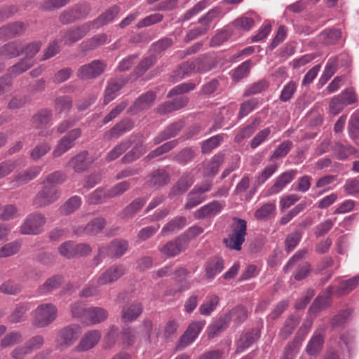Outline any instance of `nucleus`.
<instances>
[{"mask_svg":"<svg viewBox=\"0 0 359 359\" xmlns=\"http://www.w3.org/2000/svg\"><path fill=\"white\" fill-rule=\"evenodd\" d=\"M108 311L99 306L90 307L86 310V319L92 325L99 324L108 318Z\"/></svg>","mask_w":359,"mask_h":359,"instance_id":"aec40b11","label":"nucleus"},{"mask_svg":"<svg viewBox=\"0 0 359 359\" xmlns=\"http://www.w3.org/2000/svg\"><path fill=\"white\" fill-rule=\"evenodd\" d=\"M34 60H32L30 57H24L18 63H17L15 65H13L8 69V75H9L10 76L11 75H19L29 69L30 67H32L34 65Z\"/></svg>","mask_w":359,"mask_h":359,"instance_id":"c756f323","label":"nucleus"},{"mask_svg":"<svg viewBox=\"0 0 359 359\" xmlns=\"http://www.w3.org/2000/svg\"><path fill=\"white\" fill-rule=\"evenodd\" d=\"M187 225V219L182 216H178L167 223L162 229L163 235L172 233L184 228Z\"/></svg>","mask_w":359,"mask_h":359,"instance_id":"cd10ccee","label":"nucleus"},{"mask_svg":"<svg viewBox=\"0 0 359 359\" xmlns=\"http://www.w3.org/2000/svg\"><path fill=\"white\" fill-rule=\"evenodd\" d=\"M259 101L256 98L244 102L241 105L238 117L241 118L248 115L257 107Z\"/></svg>","mask_w":359,"mask_h":359,"instance_id":"6e6d98bb","label":"nucleus"},{"mask_svg":"<svg viewBox=\"0 0 359 359\" xmlns=\"http://www.w3.org/2000/svg\"><path fill=\"white\" fill-rule=\"evenodd\" d=\"M183 122L178 121L175 123H172L170 126H168L160 135L161 137V140L169 139L175 136L182 128Z\"/></svg>","mask_w":359,"mask_h":359,"instance_id":"603ef678","label":"nucleus"},{"mask_svg":"<svg viewBox=\"0 0 359 359\" xmlns=\"http://www.w3.org/2000/svg\"><path fill=\"white\" fill-rule=\"evenodd\" d=\"M336 218L332 220L330 219H326L315 227L314 234L316 237H320L326 234L334 226Z\"/></svg>","mask_w":359,"mask_h":359,"instance_id":"052dcab7","label":"nucleus"},{"mask_svg":"<svg viewBox=\"0 0 359 359\" xmlns=\"http://www.w3.org/2000/svg\"><path fill=\"white\" fill-rule=\"evenodd\" d=\"M339 95L333 97L330 102V111L333 115H337L344 108L346 104Z\"/></svg>","mask_w":359,"mask_h":359,"instance_id":"338daca9","label":"nucleus"},{"mask_svg":"<svg viewBox=\"0 0 359 359\" xmlns=\"http://www.w3.org/2000/svg\"><path fill=\"white\" fill-rule=\"evenodd\" d=\"M259 122L260 121L259 119H255L250 124L242 128L235 135L234 141L237 143H240L250 137L257 130Z\"/></svg>","mask_w":359,"mask_h":359,"instance_id":"c85d7f7f","label":"nucleus"},{"mask_svg":"<svg viewBox=\"0 0 359 359\" xmlns=\"http://www.w3.org/2000/svg\"><path fill=\"white\" fill-rule=\"evenodd\" d=\"M70 0H46L41 4L43 11H53L66 6Z\"/></svg>","mask_w":359,"mask_h":359,"instance_id":"e2e57ef3","label":"nucleus"},{"mask_svg":"<svg viewBox=\"0 0 359 359\" xmlns=\"http://www.w3.org/2000/svg\"><path fill=\"white\" fill-rule=\"evenodd\" d=\"M194 183V178L191 175H184L174 185L172 192L174 195L184 193Z\"/></svg>","mask_w":359,"mask_h":359,"instance_id":"473e14b6","label":"nucleus"},{"mask_svg":"<svg viewBox=\"0 0 359 359\" xmlns=\"http://www.w3.org/2000/svg\"><path fill=\"white\" fill-rule=\"evenodd\" d=\"M126 273V268L122 264H115L104 270L97 278V285L111 284L118 280Z\"/></svg>","mask_w":359,"mask_h":359,"instance_id":"0eeeda50","label":"nucleus"},{"mask_svg":"<svg viewBox=\"0 0 359 359\" xmlns=\"http://www.w3.org/2000/svg\"><path fill=\"white\" fill-rule=\"evenodd\" d=\"M60 191L53 186H45L36 196L34 200V205L36 208H41L48 205L58 199Z\"/></svg>","mask_w":359,"mask_h":359,"instance_id":"6e6552de","label":"nucleus"},{"mask_svg":"<svg viewBox=\"0 0 359 359\" xmlns=\"http://www.w3.org/2000/svg\"><path fill=\"white\" fill-rule=\"evenodd\" d=\"M81 201L79 196L70 198L62 207V211L65 215L74 212L81 205Z\"/></svg>","mask_w":359,"mask_h":359,"instance_id":"bf43d9fd","label":"nucleus"},{"mask_svg":"<svg viewBox=\"0 0 359 359\" xmlns=\"http://www.w3.org/2000/svg\"><path fill=\"white\" fill-rule=\"evenodd\" d=\"M302 341L303 338L295 337L294 340L285 348L283 355L280 359H294L299 349Z\"/></svg>","mask_w":359,"mask_h":359,"instance_id":"58836bf2","label":"nucleus"},{"mask_svg":"<svg viewBox=\"0 0 359 359\" xmlns=\"http://www.w3.org/2000/svg\"><path fill=\"white\" fill-rule=\"evenodd\" d=\"M101 337L102 332L98 330H91L86 332L76 346V351H86L94 348L100 341Z\"/></svg>","mask_w":359,"mask_h":359,"instance_id":"9d476101","label":"nucleus"},{"mask_svg":"<svg viewBox=\"0 0 359 359\" xmlns=\"http://www.w3.org/2000/svg\"><path fill=\"white\" fill-rule=\"evenodd\" d=\"M296 174V170H290L280 175L277 177L274 184L269 189V194H276L282 191L283 189L294 178Z\"/></svg>","mask_w":359,"mask_h":359,"instance_id":"f3484780","label":"nucleus"},{"mask_svg":"<svg viewBox=\"0 0 359 359\" xmlns=\"http://www.w3.org/2000/svg\"><path fill=\"white\" fill-rule=\"evenodd\" d=\"M271 132V128L268 127L257 133L250 142V147L252 149H255L259 147L268 138Z\"/></svg>","mask_w":359,"mask_h":359,"instance_id":"680f3d73","label":"nucleus"},{"mask_svg":"<svg viewBox=\"0 0 359 359\" xmlns=\"http://www.w3.org/2000/svg\"><path fill=\"white\" fill-rule=\"evenodd\" d=\"M224 206V201H213L197 210L195 212V217L196 219L213 217L219 214Z\"/></svg>","mask_w":359,"mask_h":359,"instance_id":"9b49d317","label":"nucleus"},{"mask_svg":"<svg viewBox=\"0 0 359 359\" xmlns=\"http://www.w3.org/2000/svg\"><path fill=\"white\" fill-rule=\"evenodd\" d=\"M260 337L259 332L257 330H252L250 332L241 335L240 339L236 343V352L242 353Z\"/></svg>","mask_w":359,"mask_h":359,"instance_id":"a211bd4d","label":"nucleus"},{"mask_svg":"<svg viewBox=\"0 0 359 359\" xmlns=\"http://www.w3.org/2000/svg\"><path fill=\"white\" fill-rule=\"evenodd\" d=\"M298 321L294 317H290L284 323L283 327L280 329L279 335L286 339L293 332L294 328L297 326Z\"/></svg>","mask_w":359,"mask_h":359,"instance_id":"de8ad7c7","label":"nucleus"},{"mask_svg":"<svg viewBox=\"0 0 359 359\" xmlns=\"http://www.w3.org/2000/svg\"><path fill=\"white\" fill-rule=\"evenodd\" d=\"M72 106V100L69 96H60L55 100V109L59 113L68 111Z\"/></svg>","mask_w":359,"mask_h":359,"instance_id":"09e8293b","label":"nucleus"},{"mask_svg":"<svg viewBox=\"0 0 359 359\" xmlns=\"http://www.w3.org/2000/svg\"><path fill=\"white\" fill-rule=\"evenodd\" d=\"M302 238L299 232L295 231L287 235L285 239V249L287 252H291L297 245Z\"/></svg>","mask_w":359,"mask_h":359,"instance_id":"774afa93","label":"nucleus"},{"mask_svg":"<svg viewBox=\"0 0 359 359\" xmlns=\"http://www.w3.org/2000/svg\"><path fill=\"white\" fill-rule=\"evenodd\" d=\"M224 134H219L215 135L206 141L202 144V152L203 154H209L213 149L218 147L224 140Z\"/></svg>","mask_w":359,"mask_h":359,"instance_id":"ea45409f","label":"nucleus"},{"mask_svg":"<svg viewBox=\"0 0 359 359\" xmlns=\"http://www.w3.org/2000/svg\"><path fill=\"white\" fill-rule=\"evenodd\" d=\"M107 41L106 34L102 33L94 36L91 39L83 41L82 45L86 50H92L104 44Z\"/></svg>","mask_w":359,"mask_h":359,"instance_id":"37998d69","label":"nucleus"},{"mask_svg":"<svg viewBox=\"0 0 359 359\" xmlns=\"http://www.w3.org/2000/svg\"><path fill=\"white\" fill-rule=\"evenodd\" d=\"M324 338L322 333L314 332L313 337L308 342L306 346V352L311 356L318 355L323 345Z\"/></svg>","mask_w":359,"mask_h":359,"instance_id":"5701e85b","label":"nucleus"},{"mask_svg":"<svg viewBox=\"0 0 359 359\" xmlns=\"http://www.w3.org/2000/svg\"><path fill=\"white\" fill-rule=\"evenodd\" d=\"M41 172V168L39 166H34L26 171L24 175H19L16 178V182L19 184L26 183L35 177H36Z\"/></svg>","mask_w":359,"mask_h":359,"instance_id":"0e129e2a","label":"nucleus"},{"mask_svg":"<svg viewBox=\"0 0 359 359\" xmlns=\"http://www.w3.org/2000/svg\"><path fill=\"white\" fill-rule=\"evenodd\" d=\"M52 111L48 109L39 110L32 117V123L37 128H43L48 125L52 120Z\"/></svg>","mask_w":359,"mask_h":359,"instance_id":"a878e982","label":"nucleus"},{"mask_svg":"<svg viewBox=\"0 0 359 359\" xmlns=\"http://www.w3.org/2000/svg\"><path fill=\"white\" fill-rule=\"evenodd\" d=\"M233 25L238 31L247 32L251 29L255 25V20L245 15L236 18L233 22Z\"/></svg>","mask_w":359,"mask_h":359,"instance_id":"a19ab883","label":"nucleus"},{"mask_svg":"<svg viewBox=\"0 0 359 359\" xmlns=\"http://www.w3.org/2000/svg\"><path fill=\"white\" fill-rule=\"evenodd\" d=\"M319 37L325 44H334L341 37V32L337 29H325L320 34Z\"/></svg>","mask_w":359,"mask_h":359,"instance_id":"c9c22d12","label":"nucleus"},{"mask_svg":"<svg viewBox=\"0 0 359 359\" xmlns=\"http://www.w3.org/2000/svg\"><path fill=\"white\" fill-rule=\"evenodd\" d=\"M81 334V327L78 324H72L62 328L58 334V345L64 348L76 342Z\"/></svg>","mask_w":359,"mask_h":359,"instance_id":"20e7f679","label":"nucleus"},{"mask_svg":"<svg viewBox=\"0 0 359 359\" xmlns=\"http://www.w3.org/2000/svg\"><path fill=\"white\" fill-rule=\"evenodd\" d=\"M62 281L61 276H54L48 278L39 288L41 293L46 294L57 289Z\"/></svg>","mask_w":359,"mask_h":359,"instance_id":"49530a36","label":"nucleus"},{"mask_svg":"<svg viewBox=\"0 0 359 359\" xmlns=\"http://www.w3.org/2000/svg\"><path fill=\"white\" fill-rule=\"evenodd\" d=\"M163 19V15L161 13H154L146 16L140 20L137 24V28L149 27L151 25L161 22Z\"/></svg>","mask_w":359,"mask_h":359,"instance_id":"3c124183","label":"nucleus"},{"mask_svg":"<svg viewBox=\"0 0 359 359\" xmlns=\"http://www.w3.org/2000/svg\"><path fill=\"white\" fill-rule=\"evenodd\" d=\"M352 311L350 309H346L341 311L336 315L332 320V325L334 327H339L343 326L350 318Z\"/></svg>","mask_w":359,"mask_h":359,"instance_id":"13d9d810","label":"nucleus"},{"mask_svg":"<svg viewBox=\"0 0 359 359\" xmlns=\"http://www.w3.org/2000/svg\"><path fill=\"white\" fill-rule=\"evenodd\" d=\"M358 285L359 275L355 276L348 280L341 281L337 290V293L339 296L346 294L356 288Z\"/></svg>","mask_w":359,"mask_h":359,"instance_id":"72a5a7b5","label":"nucleus"},{"mask_svg":"<svg viewBox=\"0 0 359 359\" xmlns=\"http://www.w3.org/2000/svg\"><path fill=\"white\" fill-rule=\"evenodd\" d=\"M27 28V25L17 21L3 26L0 28V39L13 38L22 34Z\"/></svg>","mask_w":359,"mask_h":359,"instance_id":"2eb2a0df","label":"nucleus"},{"mask_svg":"<svg viewBox=\"0 0 359 359\" xmlns=\"http://www.w3.org/2000/svg\"><path fill=\"white\" fill-rule=\"evenodd\" d=\"M252 66L253 62L251 60H248L243 62L234 69L233 73V79L236 81H239L247 76L250 73V69Z\"/></svg>","mask_w":359,"mask_h":359,"instance_id":"79ce46f5","label":"nucleus"},{"mask_svg":"<svg viewBox=\"0 0 359 359\" xmlns=\"http://www.w3.org/2000/svg\"><path fill=\"white\" fill-rule=\"evenodd\" d=\"M219 303V297L216 294L209 295L207 301L199 307L201 314L209 316L217 307Z\"/></svg>","mask_w":359,"mask_h":359,"instance_id":"4c0bfd02","label":"nucleus"},{"mask_svg":"<svg viewBox=\"0 0 359 359\" xmlns=\"http://www.w3.org/2000/svg\"><path fill=\"white\" fill-rule=\"evenodd\" d=\"M276 210L274 203H265L257 209L255 212V217L258 219H266L269 218Z\"/></svg>","mask_w":359,"mask_h":359,"instance_id":"8fccbe9b","label":"nucleus"},{"mask_svg":"<svg viewBox=\"0 0 359 359\" xmlns=\"http://www.w3.org/2000/svg\"><path fill=\"white\" fill-rule=\"evenodd\" d=\"M128 243L125 240H114L109 244V255L111 257H121L128 250Z\"/></svg>","mask_w":359,"mask_h":359,"instance_id":"2f4dec72","label":"nucleus"},{"mask_svg":"<svg viewBox=\"0 0 359 359\" xmlns=\"http://www.w3.org/2000/svg\"><path fill=\"white\" fill-rule=\"evenodd\" d=\"M156 97V95L153 91H148L142 94L135 101L131 107V111L137 113L148 109L153 105Z\"/></svg>","mask_w":359,"mask_h":359,"instance_id":"dca6fc26","label":"nucleus"},{"mask_svg":"<svg viewBox=\"0 0 359 359\" xmlns=\"http://www.w3.org/2000/svg\"><path fill=\"white\" fill-rule=\"evenodd\" d=\"M107 64L100 60L81 66L77 72V76L82 79H94L100 76L105 70Z\"/></svg>","mask_w":359,"mask_h":359,"instance_id":"39448f33","label":"nucleus"},{"mask_svg":"<svg viewBox=\"0 0 359 359\" xmlns=\"http://www.w3.org/2000/svg\"><path fill=\"white\" fill-rule=\"evenodd\" d=\"M119 8L118 6H113L107 9L104 13L100 15L95 20L90 21L94 29H98L100 27L112 21L114 18L119 13Z\"/></svg>","mask_w":359,"mask_h":359,"instance_id":"412c9836","label":"nucleus"},{"mask_svg":"<svg viewBox=\"0 0 359 359\" xmlns=\"http://www.w3.org/2000/svg\"><path fill=\"white\" fill-rule=\"evenodd\" d=\"M146 199L139 198L130 203L122 212V218H128L133 217L138 210H140L145 204Z\"/></svg>","mask_w":359,"mask_h":359,"instance_id":"e433bc0d","label":"nucleus"},{"mask_svg":"<svg viewBox=\"0 0 359 359\" xmlns=\"http://www.w3.org/2000/svg\"><path fill=\"white\" fill-rule=\"evenodd\" d=\"M142 311V306L140 303L135 302L124 306L122 309V318L126 322L135 320Z\"/></svg>","mask_w":359,"mask_h":359,"instance_id":"b1692460","label":"nucleus"},{"mask_svg":"<svg viewBox=\"0 0 359 359\" xmlns=\"http://www.w3.org/2000/svg\"><path fill=\"white\" fill-rule=\"evenodd\" d=\"M57 313V308L52 304L39 305L34 311V323L43 327L55 320Z\"/></svg>","mask_w":359,"mask_h":359,"instance_id":"f03ea898","label":"nucleus"},{"mask_svg":"<svg viewBox=\"0 0 359 359\" xmlns=\"http://www.w3.org/2000/svg\"><path fill=\"white\" fill-rule=\"evenodd\" d=\"M204 325L205 323L202 321L192 322L180 337V348H183L191 344L197 338Z\"/></svg>","mask_w":359,"mask_h":359,"instance_id":"f8f14e48","label":"nucleus"},{"mask_svg":"<svg viewBox=\"0 0 359 359\" xmlns=\"http://www.w3.org/2000/svg\"><path fill=\"white\" fill-rule=\"evenodd\" d=\"M24 45L21 41L8 43L0 48V55L4 58H13L23 53Z\"/></svg>","mask_w":359,"mask_h":359,"instance_id":"6ab92c4d","label":"nucleus"},{"mask_svg":"<svg viewBox=\"0 0 359 359\" xmlns=\"http://www.w3.org/2000/svg\"><path fill=\"white\" fill-rule=\"evenodd\" d=\"M248 310L243 306H238L232 309L230 313L231 318L236 323H242L247 319Z\"/></svg>","mask_w":359,"mask_h":359,"instance_id":"69168bd1","label":"nucleus"},{"mask_svg":"<svg viewBox=\"0 0 359 359\" xmlns=\"http://www.w3.org/2000/svg\"><path fill=\"white\" fill-rule=\"evenodd\" d=\"M348 131L351 138L359 137V111L353 112L348 121Z\"/></svg>","mask_w":359,"mask_h":359,"instance_id":"a18cd8bd","label":"nucleus"},{"mask_svg":"<svg viewBox=\"0 0 359 359\" xmlns=\"http://www.w3.org/2000/svg\"><path fill=\"white\" fill-rule=\"evenodd\" d=\"M46 222L44 215L39 213H34L28 215L20 227L22 234H39L43 230V226Z\"/></svg>","mask_w":359,"mask_h":359,"instance_id":"7ed1b4c3","label":"nucleus"},{"mask_svg":"<svg viewBox=\"0 0 359 359\" xmlns=\"http://www.w3.org/2000/svg\"><path fill=\"white\" fill-rule=\"evenodd\" d=\"M332 290V287H328L326 296H318L316 297L309 308V312L316 313L318 311L325 308L330 303V297Z\"/></svg>","mask_w":359,"mask_h":359,"instance_id":"7c9ffc66","label":"nucleus"},{"mask_svg":"<svg viewBox=\"0 0 359 359\" xmlns=\"http://www.w3.org/2000/svg\"><path fill=\"white\" fill-rule=\"evenodd\" d=\"M105 226V221L102 218H97L89 222L83 229L88 234H96L101 231Z\"/></svg>","mask_w":359,"mask_h":359,"instance_id":"864d4df0","label":"nucleus"},{"mask_svg":"<svg viewBox=\"0 0 359 359\" xmlns=\"http://www.w3.org/2000/svg\"><path fill=\"white\" fill-rule=\"evenodd\" d=\"M205 196L198 193L196 189H193L187 195V202L184 208L189 210L197 206L205 200Z\"/></svg>","mask_w":359,"mask_h":359,"instance_id":"c03bdc74","label":"nucleus"},{"mask_svg":"<svg viewBox=\"0 0 359 359\" xmlns=\"http://www.w3.org/2000/svg\"><path fill=\"white\" fill-rule=\"evenodd\" d=\"M81 131L79 128H74L70 130L57 144L53 151L54 155L56 156L63 155L67 151L73 147L74 141L81 136Z\"/></svg>","mask_w":359,"mask_h":359,"instance_id":"1a4fd4ad","label":"nucleus"},{"mask_svg":"<svg viewBox=\"0 0 359 359\" xmlns=\"http://www.w3.org/2000/svg\"><path fill=\"white\" fill-rule=\"evenodd\" d=\"M169 175L163 170H157L154 171L149 180L150 184L154 187H160L170 182Z\"/></svg>","mask_w":359,"mask_h":359,"instance_id":"f704fd0d","label":"nucleus"},{"mask_svg":"<svg viewBox=\"0 0 359 359\" xmlns=\"http://www.w3.org/2000/svg\"><path fill=\"white\" fill-rule=\"evenodd\" d=\"M297 83L293 81H290L288 82L283 88L280 95V100L282 102H287L289 101L292 97L293 96L294 93H295L297 90Z\"/></svg>","mask_w":359,"mask_h":359,"instance_id":"4d7b16f0","label":"nucleus"},{"mask_svg":"<svg viewBox=\"0 0 359 359\" xmlns=\"http://www.w3.org/2000/svg\"><path fill=\"white\" fill-rule=\"evenodd\" d=\"M187 246V239L184 236H178L175 240L164 245L160 250L161 252L168 257H175Z\"/></svg>","mask_w":359,"mask_h":359,"instance_id":"4468645a","label":"nucleus"},{"mask_svg":"<svg viewBox=\"0 0 359 359\" xmlns=\"http://www.w3.org/2000/svg\"><path fill=\"white\" fill-rule=\"evenodd\" d=\"M133 128V123L130 119H123L116 123L106 135L110 138L118 137L124 133L130 131Z\"/></svg>","mask_w":359,"mask_h":359,"instance_id":"393cba45","label":"nucleus"},{"mask_svg":"<svg viewBox=\"0 0 359 359\" xmlns=\"http://www.w3.org/2000/svg\"><path fill=\"white\" fill-rule=\"evenodd\" d=\"M224 260L221 257H214L207 262L205 264V276L208 279H213L224 269Z\"/></svg>","mask_w":359,"mask_h":359,"instance_id":"4be33fe9","label":"nucleus"},{"mask_svg":"<svg viewBox=\"0 0 359 359\" xmlns=\"http://www.w3.org/2000/svg\"><path fill=\"white\" fill-rule=\"evenodd\" d=\"M233 222L231 233L227 238L224 239V243L231 250H240L247 235V222L237 217H233Z\"/></svg>","mask_w":359,"mask_h":359,"instance_id":"f257e3e1","label":"nucleus"},{"mask_svg":"<svg viewBox=\"0 0 359 359\" xmlns=\"http://www.w3.org/2000/svg\"><path fill=\"white\" fill-rule=\"evenodd\" d=\"M20 244L17 241L6 244L0 248V258L15 255L20 250Z\"/></svg>","mask_w":359,"mask_h":359,"instance_id":"5fc2aeb1","label":"nucleus"},{"mask_svg":"<svg viewBox=\"0 0 359 359\" xmlns=\"http://www.w3.org/2000/svg\"><path fill=\"white\" fill-rule=\"evenodd\" d=\"M93 29L90 21L79 26L72 27L64 32L62 40L65 44L74 43L83 38L89 31Z\"/></svg>","mask_w":359,"mask_h":359,"instance_id":"423d86ee","label":"nucleus"},{"mask_svg":"<svg viewBox=\"0 0 359 359\" xmlns=\"http://www.w3.org/2000/svg\"><path fill=\"white\" fill-rule=\"evenodd\" d=\"M206 70L207 69L202 64V60L198 58L191 62L188 61L182 63L180 65V71H182V73H180L178 75L181 77H184L195 71L205 72Z\"/></svg>","mask_w":359,"mask_h":359,"instance_id":"bb28decb","label":"nucleus"},{"mask_svg":"<svg viewBox=\"0 0 359 359\" xmlns=\"http://www.w3.org/2000/svg\"><path fill=\"white\" fill-rule=\"evenodd\" d=\"M126 82L127 80L124 77H119L109 81L104 90L103 101L104 105L108 104L118 96L119 90L126 85Z\"/></svg>","mask_w":359,"mask_h":359,"instance_id":"ddd939ff","label":"nucleus"}]
</instances>
